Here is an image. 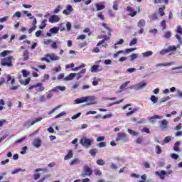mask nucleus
<instances>
[{
    "label": "nucleus",
    "mask_w": 182,
    "mask_h": 182,
    "mask_svg": "<svg viewBox=\"0 0 182 182\" xmlns=\"http://www.w3.org/2000/svg\"><path fill=\"white\" fill-rule=\"evenodd\" d=\"M30 82H31V77L26 79L25 81L20 80L21 85H23L24 86H27V85H29Z\"/></svg>",
    "instance_id": "5701e85b"
},
{
    "label": "nucleus",
    "mask_w": 182,
    "mask_h": 182,
    "mask_svg": "<svg viewBox=\"0 0 182 182\" xmlns=\"http://www.w3.org/2000/svg\"><path fill=\"white\" fill-rule=\"evenodd\" d=\"M106 41H110V37H109L108 36H104L103 39L97 43V46H100V45H103V43H105Z\"/></svg>",
    "instance_id": "dca6fc26"
},
{
    "label": "nucleus",
    "mask_w": 182,
    "mask_h": 182,
    "mask_svg": "<svg viewBox=\"0 0 182 182\" xmlns=\"http://www.w3.org/2000/svg\"><path fill=\"white\" fill-rule=\"evenodd\" d=\"M156 151L157 154H161V152L163 151L161 150V147L158 145V146H156Z\"/></svg>",
    "instance_id": "3c124183"
},
{
    "label": "nucleus",
    "mask_w": 182,
    "mask_h": 182,
    "mask_svg": "<svg viewBox=\"0 0 182 182\" xmlns=\"http://www.w3.org/2000/svg\"><path fill=\"white\" fill-rule=\"evenodd\" d=\"M96 163L98 166H105V164H106V162H105L103 159H98Z\"/></svg>",
    "instance_id": "37998d69"
},
{
    "label": "nucleus",
    "mask_w": 182,
    "mask_h": 182,
    "mask_svg": "<svg viewBox=\"0 0 182 182\" xmlns=\"http://www.w3.org/2000/svg\"><path fill=\"white\" fill-rule=\"evenodd\" d=\"M151 55H153L152 51H146L145 53H142V56L144 58H149V56H151Z\"/></svg>",
    "instance_id": "2f4dec72"
},
{
    "label": "nucleus",
    "mask_w": 182,
    "mask_h": 182,
    "mask_svg": "<svg viewBox=\"0 0 182 182\" xmlns=\"http://www.w3.org/2000/svg\"><path fill=\"white\" fill-rule=\"evenodd\" d=\"M80 163V161L78 159H74L72 160V161L70 163V166H73L75 164H79Z\"/></svg>",
    "instance_id": "72a5a7b5"
},
{
    "label": "nucleus",
    "mask_w": 182,
    "mask_h": 182,
    "mask_svg": "<svg viewBox=\"0 0 182 182\" xmlns=\"http://www.w3.org/2000/svg\"><path fill=\"white\" fill-rule=\"evenodd\" d=\"M96 8H97V11H102V10L105 9V5L100 4H97Z\"/></svg>",
    "instance_id": "c9c22d12"
},
{
    "label": "nucleus",
    "mask_w": 182,
    "mask_h": 182,
    "mask_svg": "<svg viewBox=\"0 0 182 182\" xmlns=\"http://www.w3.org/2000/svg\"><path fill=\"white\" fill-rule=\"evenodd\" d=\"M176 33H179V35H182V28L181 26H178L176 31Z\"/></svg>",
    "instance_id": "6e6d98bb"
},
{
    "label": "nucleus",
    "mask_w": 182,
    "mask_h": 182,
    "mask_svg": "<svg viewBox=\"0 0 182 182\" xmlns=\"http://www.w3.org/2000/svg\"><path fill=\"white\" fill-rule=\"evenodd\" d=\"M48 177H50L49 175H46L41 179L38 180V182H43V181H45L46 180V178H48Z\"/></svg>",
    "instance_id": "69168bd1"
},
{
    "label": "nucleus",
    "mask_w": 182,
    "mask_h": 182,
    "mask_svg": "<svg viewBox=\"0 0 182 182\" xmlns=\"http://www.w3.org/2000/svg\"><path fill=\"white\" fill-rule=\"evenodd\" d=\"M59 29H60L59 27H53L49 31L50 33H58L59 32Z\"/></svg>",
    "instance_id": "bb28decb"
},
{
    "label": "nucleus",
    "mask_w": 182,
    "mask_h": 182,
    "mask_svg": "<svg viewBox=\"0 0 182 182\" xmlns=\"http://www.w3.org/2000/svg\"><path fill=\"white\" fill-rule=\"evenodd\" d=\"M175 38H176V39H178V43H179L180 45H182L181 36H180V35H178V34H176V35L175 36Z\"/></svg>",
    "instance_id": "e2e57ef3"
},
{
    "label": "nucleus",
    "mask_w": 182,
    "mask_h": 182,
    "mask_svg": "<svg viewBox=\"0 0 182 182\" xmlns=\"http://www.w3.org/2000/svg\"><path fill=\"white\" fill-rule=\"evenodd\" d=\"M150 100H151V102L154 103V104H156L158 100H159V98L157 97H156L155 95H152L150 98Z\"/></svg>",
    "instance_id": "a19ab883"
},
{
    "label": "nucleus",
    "mask_w": 182,
    "mask_h": 182,
    "mask_svg": "<svg viewBox=\"0 0 182 182\" xmlns=\"http://www.w3.org/2000/svg\"><path fill=\"white\" fill-rule=\"evenodd\" d=\"M171 173H173V171L171 170L168 172H166V171H161V172L156 171L155 174L156 176H158L161 180H164V178H166V176H169Z\"/></svg>",
    "instance_id": "39448f33"
},
{
    "label": "nucleus",
    "mask_w": 182,
    "mask_h": 182,
    "mask_svg": "<svg viewBox=\"0 0 182 182\" xmlns=\"http://www.w3.org/2000/svg\"><path fill=\"white\" fill-rule=\"evenodd\" d=\"M164 143H170L171 141V136H166L164 139Z\"/></svg>",
    "instance_id": "052dcab7"
},
{
    "label": "nucleus",
    "mask_w": 182,
    "mask_h": 182,
    "mask_svg": "<svg viewBox=\"0 0 182 182\" xmlns=\"http://www.w3.org/2000/svg\"><path fill=\"white\" fill-rule=\"evenodd\" d=\"M14 60V56L9 55L6 58H2L1 60V66H8V68H11L14 66L12 63V60Z\"/></svg>",
    "instance_id": "f03ea898"
},
{
    "label": "nucleus",
    "mask_w": 182,
    "mask_h": 182,
    "mask_svg": "<svg viewBox=\"0 0 182 182\" xmlns=\"http://www.w3.org/2000/svg\"><path fill=\"white\" fill-rule=\"evenodd\" d=\"M99 82H100V79L96 80V77H95L94 80L92 81V86H97Z\"/></svg>",
    "instance_id": "49530a36"
},
{
    "label": "nucleus",
    "mask_w": 182,
    "mask_h": 182,
    "mask_svg": "<svg viewBox=\"0 0 182 182\" xmlns=\"http://www.w3.org/2000/svg\"><path fill=\"white\" fill-rule=\"evenodd\" d=\"M173 150L175 151H180V141H176L173 146Z\"/></svg>",
    "instance_id": "c85d7f7f"
},
{
    "label": "nucleus",
    "mask_w": 182,
    "mask_h": 182,
    "mask_svg": "<svg viewBox=\"0 0 182 182\" xmlns=\"http://www.w3.org/2000/svg\"><path fill=\"white\" fill-rule=\"evenodd\" d=\"M160 127H161V129H163V130H164V129H167L168 127V122H167V119H163L160 122Z\"/></svg>",
    "instance_id": "4468645a"
},
{
    "label": "nucleus",
    "mask_w": 182,
    "mask_h": 182,
    "mask_svg": "<svg viewBox=\"0 0 182 182\" xmlns=\"http://www.w3.org/2000/svg\"><path fill=\"white\" fill-rule=\"evenodd\" d=\"M80 143L84 147H90L92 146V141L89 139H81Z\"/></svg>",
    "instance_id": "0eeeda50"
},
{
    "label": "nucleus",
    "mask_w": 182,
    "mask_h": 182,
    "mask_svg": "<svg viewBox=\"0 0 182 182\" xmlns=\"http://www.w3.org/2000/svg\"><path fill=\"white\" fill-rule=\"evenodd\" d=\"M113 9H114V11H118L119 9V4L117 3V1H114L112 6Z\"/></svg>",
    "instance_id": "603ef678"
},
{
    "label": "nucleus",
    "mask_w": 182,
    "mask_h": 182,
    "mask_svg": "<svg viewBox=\"0 0 182 182\" xmlns=\"http://www.w3.org/2000/svg\"><path fill=\"white\" fill-rule=\"evenodd\" d=\"M59 21H60V18L59 16L55 14L52 15L48 20L50 23H55V22H59Z\"/></svg>",
    "instance_id": "1a4fd4ad"
},
{
    "label": "nucleus",
    "mask_w": 182,
    "mask_h": 182,
    "mask_svg": "<svg viewBox=\"0 0 182 182\" xmlns=\"http://www.w3.org/2000/svg\"><path fill=\"white\" fill-rule=\"evenodd\" d=\"M99 68H100L99 65H92V67L91 68V72H92V73L97 72V69H99Z\"/></svg>",
    "instance_id": "f704fd0d"
},
{
    "label": "nucleus",
    "mask_w": 182,
    "mask_h": 182,
    "mask_svg": "<svg viewBox=\"0 0 182 182\" xmlns=\"http://www.w3.org/2000/svg\"><path fill=\"white\" fill-rule=\"evenodd\" d=\"M72 157H73V151L70 150L67 155L64 157V160H70V159H72Z\"/></svg>",
    "instance_id": "412c9836"
},
{
    "label": "nucleus",
    "mask_w": 182,
    "mask_h": 182,
    "mask_svg": "<svg viewBox=\"0 0 182 182\" xmlns=\"http://www.w3.org/2000/svg\"><path fill=\"white\" fill-rule=\"evenodd\" d=\"M90 154L92 156V157H96V154H97V149L94 148L90 150Z\"/></svg>",
    "instance_id": "393cba45"
},
{
    "label": "nucleus",
    "mask_w": 182,
    "mask_h": 182,
    "mask_svg": "<svg viewBox=\"0 0 182 182\" xmlns=\"http://www.w3.org/2000/svg\"><path fill=\"white\" fill-rule=\"evenodd\" d=\"M65 92L66 90V87H60V86H57L54 89L52 90V92Z\"/></svg>",
    "instance_id": "6ab92c4d"
},
{
    "label": "nucleus",
    "mask_w": 182,
    "mask_h": 182,
    "mask_svg": "<svg viewBox=\"0 0 182 182\" xmlns=\"http://www.w3.org/2000/svg\"><path fill=\"white\" fill-rule=\"evenodd\" d=\"M101 25L102 26H103V28H105V29L108 31V35L109 36H110V35H112V28H110V27H109V26L106 23H102Z\"/></svg>",
    "instance_id": "a211bd4d"
},
{
    "label": "nucleus",
    "mask_w": 182,
    "mask_h": 182,
    "mask_svg": "<svg viewBox=\"0 0 182 182\" xmlns=\"http://www.w3.org/2000/svg\"><path fill=\"white\" fill-rule=\"evenodd\" d=\"M137 48H128L125 50V53H130V52H134Z\"/></svg>",
    "instance_id": "13d9d810"
},
{
    "label": "nucleus",
    "mask_w": 182,
    "mask_h": 182,
    "mask_svg": "<svg viewBox=\"0 0 182 182\" xmlns=\"http://www.w3.org/2000/svg\"><path fill=\"white\" fill-rule=\"evenodd\" d=\"M137 43V38H134L132 41L129 43V46H133V45H136Z\"/></svg>",
    "instance_id": "bf43d9fd"
},
{
    "label": "nucleus",
    "mask_w": 182,
    "mask_h": 182,
    "mask_svg": "<svg viewBox=\"0 0 182 182\" xmlns=\"http://www.w3.org/2000/svg\"><path fill=\"white\" fill-rule=\"evenodd\" d=\"M66 115V112L65 111L60 112V114H57L55 117V119H59L60 117H62V116H65Z\"/></svg>",
    "instance_id": "8fccbe9b"
},
{
    "label": "nucleus",
    "mask_w": 182,
    "mask_h": 182,
    "mask_svg": "<svg viewBox=\"0 0 182 182\" xmlns=\"http://www.w3.org/2000/svg\"><path fill=\"white\" fill-rule=\"evenodd\" d=\"M80 116H82V113L81 112H78L76 114H75L74 116H73L71 117L72 120H76V119H77V117H80Z\"/></svg>",
    "instance_id": "09e8293b"
},
{
    "label": "nucleus",
    "mask_w": 182,
    "mask_h": 182,
    "mask_svg": "<svg viewBox=\"0 0 182 182\" xmlns=\"http://www.w3.org/2000/svg\"><path fill=\"white\" fill-rule=\"evenodd\" d=\"M129 83H130V81H127L124 83H123L120 87V92H123V90H124V89H126V87H127V85H129Z\"/></svg>",
    "instance_id": "a878e982"
},
{
    "label": "nucleus",
    "mask_w": 182,
    "mask_h": 182,
    "mask_svg": "<svg viewBox=\"0 0 182 182\" xmlns=\"http://www.w3.org/2000/svg\"><path fill=\"white\" fill-rule=\"evenodd\" d=\"M85 39H86V35L85 34H81L77 37V41H83Z\"/></svg>",
    "instance_id": "c03bdc74"
},
{
    "label": "nucleus",
    "mask_w": 182,
    "mask_h": 182,
    "mask_svg": "<svg viewBox=\"0 0 182 182\" xmlns=\"http://www.w3.org/2000/svg\"><path fill=\"white\" fill-rule=\"evenodd\" d=\"M156 119H163V117L159 116V115H154L149 118V120H153Z\"/></svg>",
    "instance_id": "4d7b16f0"
},
{
    "label": "nucleus",
    "mask_w": 182,
    "mask_h": 182,
    "mask_svg": "<svg viewBox=\"0 0 182 182\" xmlns=\"http://www.w3.org/2000/svg\"><path fill=\"white\" fill-rule=\"evenodd\" d=\"M60 9H62V7L58 5L57 7L53 10V14H59L60 12Z\"/></svg>",
    "instance_id": "a18cd8bd"
},
{
    "label": "nucleus",
    "mask_w": 182,
    "mask_h": 182,
    "mask_svg": "<svg viewBox=\"0 0 182 182\" xmlns=\"http://www.w3.org/2000/svg\"><path fill=\"white\" fill-rule=\"evenodd\" d=\"M60 107H62V105H58L54 109H53L51 111H50L48 112V114H52L53 113H55V112H56V110H58V109H60Z\"/></svg>",
    "instance_id": "79ce46f5"
},
{
    "label": "nucleus",
    "mask_w": 182,
    "mask_h": 182,
    "mask_svg": "<svg viewBox=\"0 0 182 182\" xmlns=\"http://www.w3.org/2000/svg\"><path fill=\"white\" fill-rule=\"evenodd\" d=\"M181 127H182V124L179 123L175 128L174 130L178 131V130H181Z\"/></svg>",
    "instance_id": "774afa93"
},
{
    "label": "nucleus",
    "mask_w": 182,
    "mask_h": 182,
    "mask_svg": "<svg viewBox=\"0 0 182 182\" xmlns=\"http://www.w3.org/2000/svg\"><path fill=\"white\" fill-rule=\"evenodd\" d=\"M46 22H48V20L44 19L41 24L39 26L40 29H43L44 28H46Z\"/></svg>",
    "instance_id": "473e14b6"
},
{
    "label": "nucleus",
    "mask_w": 182,
    "mask_h": 182,
    "mask_svg": "<svg viewBox=\"0 0 182 182\" xmlns=\"http://www.w3.org/2000/svg\"><path fill=\"white\" fill-rule=\"evenodd\" d=\"M161 26L162 27L163 30L166 29V20H163L161 22Z\"/></svg>",
    "instance_id": "338daca9"
},
{
    "label": "nucleus",
    "mask_w": 182,
    "mask_h": 182,
    "mask_svg": "<svg viewBox=\"0 0 182 182\" xmlns=\"http://www.w3.org/2000/svg\"><path fill=\"white\" fill-rule=\"evenodd\" d=\"M33 146L34 147H36L37 149H39V147H41V146H42V140L39 138L34 139V140L33 141Z\"/></svg>",
    "instance_id": "9d476101"
},
{
    "label": "nucleus",
    "mask_w": 182,
    "mask_h": 182,
    "mask_svg": "<svg viewBox=\"0 0 182 182\" xmlns=\"http://www.w3.org/2000/svg\"><path fill=\"white\" fill-rule=\"evenodd\" d=\"M9 53H12V50H4L0 53V58H5L6 55H9Z\"/></svg>",
    "instance_id": "b1692460"
},
{
    "label": "nucleus",
    "mask_w": 182,
    "mask_h": 182,
    "mask_svg": "<svg viewBox=\"0 0 182 182\" xmlns=\"http://www.w3.org/2000/svg\"><path fill=\"white\" fill-rule=\"evenodd\" d=\"M177 47L176 46H169L166 49H163L160 51V55H166L170 52H176Z\"/></svg>",
    "instance_id": "20e7f679"
},
{
    "label": "nucleus",
    "mask_w": 182,
    "mask_h": 182,
    "mask_svg": "<svg viewBox=\"0 0 182 182\" xmlns=\"http://www.w3.org/2000/svg\"><path fill=\"white\" fill-rule=\"evenodd\" d=\"M128 133L132 136H139V132H136L133 129H128Z\"/></svg>",
    "instance_id": "e433bc0d"
},
{
    "label": "nucleus",
    "mask_w": 182,
    "mask_h": 182,
    "mask_svg": "<svg viewBox=\"0 0 182 182\" xmlns=\"http://www.w3.org/2000/svg\"><path fill=\"white\" fill-rule=\"evenodd\" d=\"M42 119H43L42 117L36 118L35 120H33L31 122V126H33V124L38 123V122H41L42 120Z\"/></svg>",
    "instance_id": "ea45409f"
},
{
    "label": "nucleus",
    "mask_w": 182,
    "mask_h": 182,
    "mask_svg": "<svg viewBox=\"0 0 182 182\" xmlns=\"http://www.w3.org/2000/svg\"><path fill=\"white\" fill-rule=\"evenodd\" d=\"M171 36V32L170 31H166L164 36V38L166 39H170V37Z\"/></svg>",
    "instance_id": "864d4df0"
},
{
    "label": "nucleus",
    "mask_w": 182,
    "mask_h": 182,
    "mask_svg": "<svg viewBox=\"0 0 182 182\" xmlns=\"http://www.w3.org/2000/svg\"><path fill=\"white\" fill-rule=\"evenodd\" d=\"M167 100H170V96H166V97H163L161 100V103H164L165 102H167Z\"/></svg>",
    "instance_id": "680f3d73"
},
{
    "label": "nucleus",
    "mask_w": 182,
    "mask_h": 182,
    "mask_svg": "<svg viewBox=\"0 0 182 182\" xmlns=\"http://www.w3.org/2000/svg\"><path fill=\"white\" fill-rule=\"evenodd\" d=\"M23 60L26 61L29 60V50H25L23 53Z\"/></svg>",
    "instance_id": "f3484780"
},
{
    "label": "nucleus",
    "mask_w": 182,
    "mask_h": 182,
    "mask_svg": "<svg viewBox=\"0 0 182 182\" xmlns=\"http://www.w3.org/2000/svg\"><path fill=\"white\" fill-rule=\"evenodd\" d=\"M145 86H147V83L144 82H141L138 84H136L134 85L135 89H137L138 90L140 89H143V87H145Z\"/></svg>",
    "instance_id": "2eb2a0df"
},
{
    "label": "nucleus",
    "mask_w": 182,
    "mask_h": 182,
    "mask_svg": "<svg viewBox=\"0 0 182 182\" xmlns=\"http://www.w3.org/2000/svg\"><path fill=\"white\" fill-rule=\"evenodd\" d=\"M127 136L124 132H119L118 136L116 138V141H120V140H126Z\"/></svg>",
    "instance_id": "9b49d317"
},
{
    "label": "nucleus",
    "mask_w": 182,
    "mask_h": 182,
    "mask_svg": "<svg viewBox=\"0 0 182 182\" xmlns=\"http://www.w3.org/2000/svg\"><path fill=\"white\" fill-rule=\"evenodd\" d=\"M92 174H93V171H92V168L88 166L85 165L84 166V173L81 174V176L86 177V176H92Z\"/></svg>",
    "instance_id": "423d86ee"
},
{
    "label": "nucleus",
    "mask_w": 182,
    "mask_h": 182,
    "mask_svg": "<svg viewBox=\"0 0 182 182\" xmlns=\"http://www.w3.org/2000/svg\"><path fill=\"white\" fill-rule=\"evenodd\" d=\"M22 74L23 77H28V76H29V72L27 71L26 70H23Z\"/></svg>",
    "instance_id": "5fc2aeb1"
},
{
    "label": "nucleus",
    "mask_w": 182,
    "mask_h": 182,
    "mask_svg": "<svg viewBox=\"0 0 182 182\" xmlns=\"http://www.w3.org/2000/svg\"><path fill=\"white\" fill-rule=\"evenodd\" d=\"M165 4L167 5L168 4V0H154V4Z\"/></svg>",
    "instance_id": "7c9ffc66"
},
{
    "label": "nucleus",
    "mask_w": 182,
    "mask_h": 182,
    "mask_svg": "<svg viewBox=\"0 0 182 182\" xmlns=\"http://www.w3.org/2000/svg\"><path fill=\"white\" fill-rule=\"evenodd\" d=\"M165 10H166V6H164L159 9V14L160 16H164V15H166V13L164 12Z\"/></svg>",
    "instance_id": "4be33fe9"
},
{
    "label": "nucleus",
    "mask_w": 182,
    "mask_h": 182,
    "mask_svg": "<svg viewBox=\"0 0 182 182\" xmlns=\"http://www.w3.org/2000/svg\"><path fill=\"white\" fill-rule=\"evenodd\" d=\"M96 98L93 96H86L80 98H77L75 100L76 105H80V103H86V102H89L87 105L90 106V105H96V102L95 101Z\"/></svg>",
    "instance_id": "f257e3e1"
},
{
    "label": "nucleus",
    "mask_w": 182,
    "mask_h": 182,
    "mask_svg": "<svg viewBox=\"0 0 182 182\" xmlns=\"http://www.w3.org/2000/svg\"><path fill=\"white\" fill-rule=\"evenodd\" d=\"M137 110H139L138 108H134L132 111L127 112L126 116H132V114H133L134 113H136Z\"/></svg>",
    "instance_id": "4c0bfd02"
},
{
    "label": "nucleus",
    "mask_w": 182,
    "mask_h": 182,
    "mask_svg": "<svg viewBox=\"0 0 182 182\" xmlns=\"http://www.w3.org/2000/svg\"><path fill=\"white\" fill-rule=\"evenodd\" d=\"M26 140V136H23V138H21L19 139H17L15 143L16 144H19V143H22V141Z\"/></svg>",
    "instance_id": "de8ad7c7"
},
{
    "label": "nucleus",
    "mask_w": 182,
    "mask_h": 182,
    "mask_svg": "<svg viewBox=\"0 0 182 182\" xmlns=\"http://www.w3.org/2000/svg\"><path fill=\"white\" fill-rule=\"evenodd\" d=\"M94 172L95 176H102V171H100V169H95Z\"/></svg>",
    "instance_id": "0e129e2a"
},
{
    "label": "nucleus",
    "mask_w": 182,
    "mask_h": 182,
    "mask_svg": "<svg viewBox=\"0 0 182 182\" xmlns=\"http://www.w3.org/2000/svg\"><path fill=\"white\" fill-rule=\"evenodd\" d=\"M32 89H36L37 92H43L45 90V87L42 82H38L36 85H31L28 87L29 92L32 90Z\"/></svg>",
    "instance_id": "7ed1b4c3"
},
{
    "label": "nucleus",
    "mask_w": 182,
    "mask_h": 182,
    "mask_svg": "<svg viewBox=\"0 0 182 182\" xmlns=\"http://www.w3.org/2000/svg\"><path fill=\"white\" fill-rule=\"evenodd\" d=\"M138 28H144L146 26V21L144 19H141L137 23Z\"/></svg>",
    "instance_id": "aec40b11"
},
{
    "label": "nucleus",
    "mask_w": 182,
    "mask_h": 182,
    "mask_svg": "<svg viewBox=\"0 0 182 182\" xmlns=\"http://www.w3.org/2000/svg\"><path fill=\"white\" fill-rule=\"evenodd\" d=\"M73 12V7H72V5L68 4L66 7V9L63 11V14L64 15H70Z\"/></svg>",
    "instance_id": "6e6552de"
},
{
    "label": "nucleus",
    "mask_w": 182,
    "mask_h": 182,
    "mask_svg": "<svg viewBox=\"0 0 182 182\" xmlns=\"http://www.w3.org/2000/svg\"><path fill=\"white\" fill-rule=\"evenodd\" d=\"M46 58H49L50 60H59V59H60V57L55 55L54 53L47 54L46 55Z\"/></svg>",
    "instance_id": "ddd939ff"
},
{
    "label": "nucleus",
    "mask_w": 182,
    "mask_h": 182,
    "mask_svg": "<svg viewBox=\"0 0 182 182\" xmlns=\"http://www.w3.org/2000/svg\"><path fill=\"white\" fill-rule=\"evenodd\" d=\"M127 11L129 12V16H132V18L137 15V11H134L133 8L130 6L127 7Z\"/></svg>",
    "instance_id": "f8f14e48"
},
{
    "label": "nucleus",
    "mask_w": 182,
    "mask_h": 182,
    "mask_svg": "<svg viewBox=\"0 0 182 182\" xmlns=\"http://www.w3.org/2000/svg\"><path fill=\"white\" fill-rule=\"evenodd\" d=\"M150 21H157L159 19V16H157L156 13L153 14L152 15L149 16Z\"/></svg>",
    "instance_id": "c756f323"
},
{
    "label": "nucleus",
    "mask_w": 182,
    "mask_h": 182,
    "mask_svg": "<svg viewBox=\"0 0 182 182\" xmlns=\"http://www.w3.org/2000/svg\"><path fill=\"white\" fill-rule=\"evenodd\" d=\"M76 76V73H70L68 76L65 77V80H73Z\"/></svg>",
    "instance_id": "cd10ccee"
},
{
    "label": "nucleus",
    "mask_w": 182,
    "mask_h": 182,
    "mask_svg": "<svg viewBox=\"0 0 182 182\" xmlns=\"http://www.w3.org/2000/svg\"><path fill=\"white\" fill-rule=\"evenodd\" d=\"M131 62H133L134 59H137L139 58V54L133 53L132 55H129Z\"/></svg>",
    "instance_id": "58836bf2"
}]
</instances>
